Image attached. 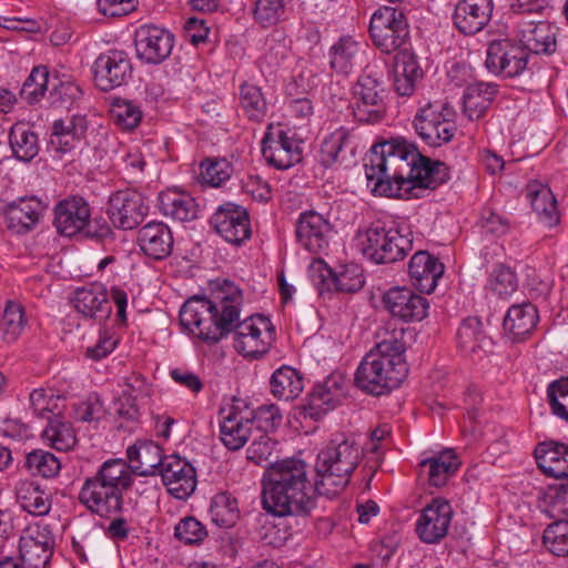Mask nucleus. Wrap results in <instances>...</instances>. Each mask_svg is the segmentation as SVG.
Masks as SVG:
<instances>
[{
  "instance_id": "24",
  "label": "nucleus",
  "mask_w": 568,
  "mask_h": 568,
  "mask_svg": "<svg viewBox=\"0 0 568 568\" xmlns=\"http://www.w3.org/2000/svg\"><path fill=\"white\" fill-rule=\"evenodd\" d=\"M558 34L559 28L546 20L521 22L518 29V40L529 55H552L558 49Z\"/></svg>"
},
{
  "instance_id": "16",
  "label": "nucleus",
  "mask_w": 568,
  "mask_h": 568,
  "mask_svg": "<svg viewBox=\"0 0 568 568\" xmlns=\"http://www.w3.org/2000/svg\"><path fill=\"white\" fill-rule=\"evenodd\" d=\"M210 223L227 243L241 245L251 237L248 213L239 204H221L211 216Z\"/></svg>"
},
{
  "instance_id": "9",
  "label": "nucleus",
  "mask_w": 568,
  "mask_h": 568,
  "mask_svg": "<svg viewBox=\"0 0 568 568\" xmlns=\"http://www.w3.org/2000/svg\"><path fill=\"white\" fill-rule=\"evenodd\" d=\"M369 36L374 45L383 53L405 50L404 47L409 40L406 16L397 8H379L371 18Z\"/></svg>"
},
{
  "instance_id": "37",
  "label": "nucleus",
  "mask_w": 568,
  "mask_h": 568,
  "mask_svg": "<svg viewBox=\"0 0 568 568\" xmlns=\"http://www.w3.org/2000/svg\"><path fill=\"white\" fill-rule=\"evenodd\" d=\"M14 494L17 503L28 514L32 516L49 514L51 498L40 484L30 479H21L14 486Z\"/></svg>"
},
{
  "instance_id": "41",
  "label": "nucleus",
  "mask_w": 568,
  "mask_h": 568,
  "mask_svg": "<svg viewBox=\"0 0 568 568\" xmlns=\"http://www.w3.org/2000/svg\"><path fill=\"white\" fill-rule=\"evenodd\" d=\"M361 44L349 36L341 37L328 51L331 68L337 73L348 74L357 64Z\"/></svg>"
},
{
  "instance_id": "44",
  "label": "nucleus",
  "mask_w": 568,
  "mask_h": 568,
  "mask_svg": "<svg viewBox=\"0 0 568 568\" xmlns=\"http://www.w3.org/2000/svg\"><path fill=\"white\" fill-rule=\"evenodd\" d=\"M457 343L465 355H477L491 344L477 317H468L462 323L457 331Z\"/></svg>"
},
{
  "instance_id": "54",
  "label": "nucleus",
  "mask_w": 568,
  "mask_h": 568,
  "mask_svg": "<svg viewBox=\"0 0 568 568\" xmlns=\"http://www.w3.org/2000/svg\"><path fill=\"white\" fill-rule=\"evenodd\" d=\"M542 542L555 556H568V519L558 518L544 530Z\"/></svg>"
},
{
  "instance_id": "57",
  "label": "nucleus",
  "mask_w": 568,
  "mask_h": 568,
  "mask_svg": "<svg viewBox=\"0 0 568 568\" xmlns=\"http://www.w3.org/2000/svg\"><path fill=\"white\" fill-rule=\"evenodd\" d=\"M233 173V168L225 159L205 161L201 164L202 183L217 187L226 182Z\"/></svg>"
},
{
  "instance_id": "7",
  "label": "nucleus",
  "mask_w": 568,
  "mask_h": 568,
  "mask_svg": "<svg viewBox=\"0 0 568 568\" xmlns=\"http://www.w3.org/2000/svg\"><path fill=\"white\" fill-rule=\"evenodd\" d=\"M353 247L367 260L386 264L403 260L412 250V240L396 225L375 221L357 230Z\"/></svg>"
},
{
  "instance_id": "12",
  "label": "nucleus",
  "mask_w": 568,
  "mask_h": 568,
  "mask_svg": "<svg viewBox=\"0 0 568 568\" xmlns=\"http://www.w3.org/2000/svg\"><path fill=\"white\" fill-rule=\"evenodd\" d=\"M54 225L63 236L84 233L89 237H102L109 233V227L93 232L90 222L89 204L78 196L61 201L54 209Z\"/></svg>"
},
{
  "instance_id": "8",
  "label": "nucleus",
  "mask_w": 568,
  "mask_h": 568,
  "mask_svg": "<svg viewBox=\"0 0 568 568\" xmlns=\"http://www.w3.org/2000/svg\"><path fill=\"white\" fill-rule=\"evenodd\" d=\"M351 108L357 122L375 124L386 114L383 73L366 65L352 88Z\"/></svg>"
},
{
  "instance_id": "23",
  "label": "nucleus",
  "mask_w": 568,
  "mask_h": 568,
  "mask_svg": "<svg viewBox=\"0 0 568 568\" xmlns=\"http://www.w3.org/2000/svg\"><path fill=\"white\" fill-rule=\"evenodd\" d=\"M357 136L354 130L339 126L324 138L320 149V163L331 168L336 163L349 166L355 162Z\"/></svg>"
},
{
  "instance_id": "35",
  "label": "nucleus",
  "mask_w": 568,
  "mask_h": 568,
  "mask_svg": "<svg viewBox=\"0 0 568 568\" xmlns=\"http://www.w3.org/2000/svg\"><path fill=\"white\" fill-rule=\"evenodd\" d=\"M535 458L538 467L548 477H568V446L555 442H545L537 445Z\"/></svg>"
},
{
  "instance_id": "64",
  "label": "nucleus",
  "mask_w": 568,
  "mask_h": 568,
  "mask_svg": "<svg viewBox=\"0 0 568 568\" xmlns=\"http://www.w3.org/2000/svg\"><path fill=\"white\" fill-rule=\"evenodd\" d=\"M116 344L118 338L113 334L106 331L102 332L98 343L94 346L87 348L85 355L94 361H100L113 352Z\"/></svg>"
},
{
  "instance_id": "4",
  "label": "nucleus",
  "mask_w": 568,
  "mask_h": 568,
  "mask_svg": "<svg viewBox=\"0 0 568 568\" xmlns=\"http://www.w3.org/2000/svg\"><path fill=\"white\" fill-rule=\"evenodd\" d=\"M416 158L417 148L405 139L374 144L364 163L367 186L375 195L404 199L410 183V165Z\"/></svg>"
},
{
  "instance_id": "40",
  "label": "nucleus",
  "mask_w": 568,
  "mask_h": 568,
  "mask_svg": "<svg viewBox=\"0 0 568 568\" xmlns=\"http://www.w3.org/2000/svg\"><path fill=\"white\" fill-rule=\"evenodd\" d=\"M527 197L539 220L547 226H554L559 221L557 201L547 185L531 183L527 189Z\"/></svg>"
},
{
  "instance_id": "48",
  "label": "nucleus",
  "mask_w": 568,
  "mask_h": 568,
  "mask_svg": "<svg viewBox=\"0 0 568 568\" xmlns=\"http://www.w3.org/2000/svg\"><path fill=\"white\" fill-rule=\"evenodd\" d=\"M43 439L59 452H68L77 444V437L70 423L63 420L59 414L49 418L42 432Z\"/></svg>"
},
{
  "instance_id": "36",
  "label": "nucleus",
  "mask_w": 568,
  "mask_h": 568,
  "mask_svg": "<svg viewBox=\"0 0 568 568\" xmlns=\"http://www.w3.org/2000/svg\"><path fill=\"white\" fill-rule=\"evenodd\" d=\"M538 318L537 308L531 303L513 305L504 318V331L513 341H521L532 332Z\"/></svg>"
},
{
  "instance_id": "17",
  "label": "nucleus",
  "mask_w": 568,
  "mask_h": 568,
  "mask_svg": "<svg viewBox=\"0 0 568 568\" xmlns=\"http://www.w3.org/2000/svg\"><path fill=\"white\" fill-rule=\"evenodd\" d=\"M454 511L444 498H434L423 508L416 521V532L422 541L437 544L448 532Z\"/></svg>"
},
{
  "instance_id": "43",
  "label": "nucleus",
  "mask_w": 568,
  "mask_h": 568,
  "mask_svg": "<svg viewBox=\"0 0 568 568\" xmlns=\"http://www.w3.org/2000/svg\"><path fill=\"white\" fill-rule=\"evenodd\" d=\"M9 143L19 161L30 162L40 150L37 133L26 123L18 122L10 129Z\"/></svg>"
},
{
  "instance_id": "19",
  "label": "nucleus",
  "mask_w": 568,
  "mask_h": 568,
  "mask_svg": "<svg viewBox=\"0 0 568 568\" xmlns=\"http://www.w3.org/2000/svg\"><path fill=\"white\" fill-rule=\"evenodd\" d=\"M333 225L323 214L308 210L300 213L296 221L297 242L308 252L318 254L328 247Z\"/></svg>"
},
{
  "instance_id": "21",
  "label": "nucleus",
  "mask_w": 568,
  "mask_h": 568,
  "mask_svg": "<svg viewBox=\"0 0 568 568\" xmlns=\"http://www.w3.org/2000/svg\"><path fill=\"white\" fill-rule=\"evenodd\" d=\"M159 475L168 491L176 499H186L196 488L195 468L179 455L165 456Z\"/></svg>"
},
{
  "instance_id": "22",
  "label": "nucleus",
  "mask_w": 568,
  "mask_h": 568,
  "mask_svg": "<svg viewBox=\"0 0 568 568\" xmlns=\"http://www.w3.org/2000/svg\"><path fill=\"white\" fill-rule=\"evenodd\" d=\"M252 412L237 405L222 407L219 412L220 438L230 450L241 449L250 438Z\"/></svg>"
},
{
  "instance_id": "5",
  "label": "nucleus",
  "mask_w": 568,
  "mask_h": 568,
  "mask_svg": "<svg viewBox=\"0 0 568 568\" xmlns=\"http://www.w3.org/2000/svg\"><path fill=\"white\" fill-rule=\"evenodd\" d=\"M404 353L405 343L395 335L377 343L357 367V387L375 396L397 388L408 373Z\"/></svg>"
},
{
  "instance_id": "18",
  "label": "nucleus",
  "mask_w": 568,
  "mask_h": 568,
  "mask_svg": "<svg viewBox=\"0 0 568 568\" xmlns=\"http://www.w3.org/2000/svg\"><path fill=\"white\" fill-rule=\"evenodd\" d=\"M413 124L418 136L432 148L450 142L456 133L455 123L433 105L420 109L416 113Z\"/></svg>"
},
{
  "instance_id": "33",
  "label": "nucleus",
  "mask_w": 568,
  "mask_h": 568,
  "mask_svg": "<svg viewBox=\"0 0 568 568\" xmlns=\"http://www.w3.org/2000/svg\"><path fill=\"white\" fill-rule=\"evenodd\" d=\"M72 302L74 308L89 318L104 320L111 313L106 288L99 283L78 288Z\"/></svg>"
},
{
  "instance_id": "58",
  "label": "nucleus",
  "mask_w": 568,
  "mask_h": 568,
  "mask_svg": "<svg viewBox=\"0 0 568 568\" xmlns=\"http://www.w3.org/2000/svg\"><path fill=\"white\" fill-rule=\"evenodd\" d=\"M174 536L185 545H199L207 537V530L200 520L189 516L176 524Z\"/></svg>"
},
{
  "instance_id": "34",
  "label": "nucleus",
  "mask_w": 568,
  "mask_h": 568,
  "mask_svg": "<svg viewBox=\"0 0 568 568\" xmlns=\"http://www.w3.org/2000/svg\"><path fill=\"white\" fill-rule=\"evenodd\" d=\"M160 212L174 221L189 222L197 217V204L185 192L176 189H168L158 196Z\"/></svg>"
},
{
  "instance_id": "26",
  "label": "nucleus",
  "mask_w": 568,
  "mask_h": 568,
  "mask_svg": "<svg viewBox=\"0 0 568 568\" xmlns=\"http://www.w3.org/2000/svg\"><path fill=\"white\" fill-rule=\"evenodd\" d=\"M384 307L403 322L422 321L427 316L428 302L407 287H392L383 295Z\"/></svg>"
},
{
  "instance_id": "25",
  "label": "nucleus",
  "mask_w": 568,
  "mask_h": 568,
  "mask_svg": "<svg viewBox=\"0 0 568 568\" xmlns=\"http://www.w3.org/2000/svg\"><path fill=\"white\" fill-rule=\"evenodd\" d=\"M410 181L407 187V196L404 199L419 197L426 189L434 190L447 182L450 178L449 168L440 161H432L418 151V158L412 163Z\"/></svg>"
},
{
  "instance_id": "49",
  "label": "nucleus",
  "mask_w": 568,
  "mask_h": 568,
  "mask_svg": "<svg viewBox=\"0 0 568 568\" xmlns=\"http://www.w3.org/2000/svg\"><path fill=\"white\" fill-rule=\"evenodd\" d=\"M240 105L245 115L254 122H261L267 112V102L262 89L253 83H243L239 92Z\"/></svg>"
},
{
  "instance_id": "51",
  "label": "nucleus",
  "mask_w": 568,
  "mask_h": 568,
  "mask_svg": "<svg viewBox=\"0 0 568 568\" xmlns=\"http://www.w3.org/2000/svg\"><path fill=\"white\" fill-rule=\"evenodd\" d=\"M487 290L500 298H507L518 288L516 273L505 264L496 265L489 273Z\"/></svg>"
},
{
  "instance_id": "47",
  "label": "nucleus",
  "mask_w": 568,
  "mask_h": 568,
  "mask_svg": "<svg viewBox=\"0 0 568 568\" xmlns=\"http://www.w3.org/2000/svg\"><path fill=\"white\" fill-rule=\"evenodd\" d=\"M210 516L212 523L217 527H233L240 518V509L236 498L227 491L215 494L211 500Z\"/></svg>"
},
{
  "instance_id": "1",
  "label": "nucleus",
  "mask_w": 568,
  "mask_h": 568,
  "mask_svg": "<svg viewBox=\"0 0 568 568\" xmlns=\"http://www.w3.org/2000/svg\"><path fill=\"white\" fill-rule=\"evenodd\" d=\"M242 302V292L226 283L213 298L195 295L186 300L180 310V323L209 345L234 331V348L244 357L258 358L271 348L275 329L263 315L240 322Z\"/></svg>"
},
{
  "instance_id": "6",
  "label": "nucleus",
  "mask_w": 568,
  "mask_h": 568,
  "mask_svg": "<svg viewBox=\"0 0 568 568\" xmlns=\"http://www.w3.org/2000/svg\"><path fill=\"white\" fill-rule=\"evenodd\" d=\"M363 457V448L352 436L333 437L318 453L316 488L320 496L334 498L349 484L351 476Z\"/></svg>"
},
{
  "instance_id": "2",
  "label": "nucleus",
  "mask_w": 568,
  "mask_h": 568,
  "mask_svg": "<svg viewBox=\"0 0 568 568\" xmlns=\"http://www.w3.org/2000/svg\"><path fill=\"white\" fill-rule=\"evenodd\" d=\"M161 446L152 440H138L126 449L128 464L111 458L101 464L97 473L87 477L78 494L79 503L91 514L102 518L124 511V493L133 484V474L153 476L164 464Z\"/></svg>"
},
{
  "instance_id": "52",
  "label": "nucleus",
  "mask_w": 568,
  "mask_h": 568,
  "mask_svg": "<svg viewBox=\"0 0 568 568\" xmlns=\"http://www.w3.org/2000/svg\"><path fill=\"white\" fill-rule=\"evenodd\" d=\"M110 112L114 123L125 131L134 130L143 118L141 106L132 100H114Z\"/></svg>"
},
{
  "instance_id": "61",
  "label": "nucleus",
  "mask_w": 568,
  "mask_h": 568,
  "mask_svg": "<svg viewBox=\"0 0 568 568\" xmlns=\"http://www.w3.org/2000/svg\"><path fill=\"white\" fill-rule=\"evenodd\" d=\"M479 224L483 232L495 236H503L510 230L509 220L490 210L483 211Z\"/></svg>"
},
{
  "instance_id": "20",
  "label": "nucleus",
  "mask_w": 568,
  "mask_h": 568,
  "mask_svg": "<svg viewBox=\"0 0 568 568\" xmlns=\"http://www.w3.org/2000/svg\"><path fill=\"white\" fill-rule=\"evenodd\" d=\"M148 210L149 207L140 193L123 190L110 197L108 214L115 227L132 230L143 221Z\"/></svg>"
},
{
  "instance_id": "56",
  "label": "nucleus",
  "mask_w": 568,
  "mask_h": 568,
  "mask_svg": "<svg viewBox=\"0 0 568 568\" xmlns=\"http://www.w3.org/2000/svg\"><path fill=\"white\" fill-rule=\"evenodd\" d=\"M59 399L53 388L39 387L30 393V408L36 416L49 419L52 418L50 414L58 409Z\"/></svg>"
},
{
  "instance_id": "31",
  "label": "nucleus",
  "mask_w": 568,
  "mask_h": 568,
  "mask_svg": "<svg viewBox=\"0 0 568 568\" xmlns=\"http://www.w3.org/2000/svg\"><path fill=\"white\" fill-rule=\"evenodd\" d=\"M138 245L150 258L164 260L173 248L172 232L163 222H150L139 230Z\"/></svg>"
},
{
  "instance_id": "11",
  "label": "nucleus",
  "mask_w": 568,
  "mask_h": 568,
  "mask_svg": "<svg viewBox=\"0 0 568 568\" xmlns=\"http://www.w3.org/2000/svg\"><path fill=\"white\" fill-rule=\"evenodd\" d=\"M303 141L292 130L271 124L262 140L265 161L277 170H287L302 161Z\"/></svg>"
},
{
  "instance_id": "32",
  "label": "nucleus",
  "mask_w": 568,
  "mask_h": 568,
  "mask_svg": "<svg viewBox=\"0 0 568 568\" xmlns=\"http://www.w3.org/2000/svg\"><path fill=\"white\" fill-rule=\"evenodd\" d=\"M42 203L34 196L21 197L7 204L4 221L7 227L16 234L32 230L39 222Z\"/></svg>"
},
{
  "instance_id": "38",
  "label": "nucleus",
  "mask_w": 568,
  "mask_h": 568,
  "mask_svg": "<svg viewBox=\"0 0 568 568\" xmlns=\"http://www.w3.org/2000/svg\"><path fill=\"white\" fill-rule=\"evenodd\" d=\"M419 465L427 468L430 486L443 487L459 469L462 462L453 449H446L420 460Z\"/></svg>"
},
{
  "instance_id": "15",
  "label": "nucleus",
  "mask_w": 568,
  "mask_h": 568,
  "mask_svg": "<svg viewBox=\"0 0 568 568\" xmlns=\"http://www.w3.org/2000/svg\"><path fill=\"white\" fill-rule=\"evenodd\" d=\"M132 71L131 59L122 50H108L99 54L92 65L94 83L104 92L125 84Z\"/></svg>"
},
{
  "instance_id": "60",
  "label": "nucleus",
  "mask_w": 568,
  "mask_h": 568,
  "mask_svg": "<svg viewBox=\"0 0 568 568\" xmlns=\"http://www.w3.org/2000/svg\"><path fill=\"white\" fill-rule=\"evenodd\" d=\"M274 445V442L268 435L262 434L247 447L246 457L254 464L262 465L268 462V458L273 454Z\"/></svg>"
},
{
  "instance_id": "63",
  "label": "nucleus",
  "mask_w": 568,
  "mask_h": 568,
  "mask_svg": "<svg viewBox=\"0 0 568 568\" xmlns=\"http://www.w3.org/2000/svg\"><path fill=\"white\" fill-rule=\"evenodd\" d=\"M98 10L103 16L122 17L135 9L134 0H97Z\"/></svg>"
},
{
  "instance_id": "53",
  "label": "nucleus",
  "mask_w": 568,
  "mask_h": 568,
  "mask_svg": "<svg viewBox=\"0 0 568 568\" xmlns=\"http://www.w3.org/2000/svg\"><path fill=\"white\" fill-rule=\"evenodd\" d=\"M48 83V68L44 65L34 67L20 90L21 99L28 104L38 103L44 97Z\"/></svg>"
},
{
  "instance_id": "39",
  "label": "nucleus",
  "mask_w": 568,
  "mask_h": 568,
  "mask_svg": "<svg viewBox=\"0 0 568 568\" xmlns=\"http://www.w3.org/2000/svg\"><path fill=\"white\" fill-rule=\"evenodd\" d=\"M497 94V84L476 82L467 85L463 95L464 114L470 120H479Z\"/></svg>"
},
{
  "instance_id": "62",
  "label": "nucleus",
  "mask_w": 568,
  "mask_h": 568,
  "mask_svg": "<svg viewBox=\"0 0 568 568\" xmlns=\"http://www.w3.org/2000/svg\"><path fill=\"white\" fill-rule=\"evenodd\" d=\"M243 190L246 194L260 202H266L272 196L271 186L258 175H248L243 180Z\"/></svg>"
},
{
  "instance_id": "30",
  "label": "nucleus",
  "mask_w": 568,
  "mask_h": 568,
  "mask_svg": "<svg viewBox=\"0 0 568 568\" xmlns=\"http://www.w3.org/2000/svg\"><path fill=\"white\" fill-rule=\"evenodd\" d=\"M444 264L426 251L416 252L408 264L413 285L423 293H432L444 274Z\"/></svg>"
},
{
  "instance_id": "45",
  "label": "nucleus",
  "mask_w": 568,
  "mask_h": 568,
  "mask_svg": "<svg viewBox=\"0 0 568 568\" xmlns=\"http://www.w3.org/2000/svg\"><path fill=\"white\" fill-rule=\"evenodd\" d=\"M253 22L262 29H271L286 20L285 0H254L251 8Z\"/></svg>"
},
{
  "instance_id": "59",
  "label": "nucleus",
  "mask_w": 568,
  "mask_h": 568,
  "mask_svg": "<svg viewBox=\"0 0 568 568\" xmlns=\"http://www.w3.org/2000/svg\"><path fill=\"white\" fill-rule=\"evenodd\" d=\"M547 397L552 414L568 422V377L550 383Z\"/></svg>"
},
{
  "instance_id": "42",
  "label": "nucleus",
  "mask_w": 568,
  "mask_h": 568,
  "mask_svg": "<svg viewBox=\"0 0 568 568\" xmlns=\"http://www.w3.org/2000/svg\"><path fill=\"white\" fill-rule=\"evenodd\" d=\"M270 386L277 399L292 400L303 392V376L295 368L281 366L272 374Z\"/></svg>"
},
{
  "instance_id": "3",
  "label": "nucleus",
  "mask_w": 568,
  "mask_h": 568,
  "mask_svg": "<svg viewBox=\"0 0 568 568\" xmlns=\"http://www.w3.org/2000/svg\"><path fill=\"white\" fill-rule=\"evenodd\" d=\"M262 505L277 517L308 516L316 507V481L303 459L285 458L271 464L262 480Z\"/></svg>"
},
{
  "instance_id": "27",
  "label": "nucleus",
  "mask_w": 568,
  "mask_h": 568,
  "mask_svg": "<svg viewBox=\"0 0 568 568\" xmlns=\"http://www.w3.org/2000/svg\"><path fill=\"white\" fill-rule=\"evenodd\" d=\"M88 126V119L82 114L55 120L51 126L48 150L59 156L70 153L85 138Z\"/></svg>"
},
{
  "instance_id": "28",
  "label": "nucleus",
  "mask_w": 568,
  "mask_h": 568,
  "mask_svg": "<svg viewBox=\"0 0 568 568\" xmlns=\"http://www.w3.org/2000/svg\"><path fill=\"white\" fill-rule=\"evenodd\" d=\"M53 538L45 528L28 529L19 540V556L26 568H45L52 556Z\"/></svg>"
},
{
  "instance_id": "14",
  "label": "nucleus",
  "mask_w": 568,
  "mask_h": 568,
  "mask_svg": "<svg viewBox=\"0 0 568 568\" xmlns=\"http://www.w3.org/2000/svg\"><path fill=\"white\" fill-rule=\"evenodd\" d=\"M134 47L140 61L158 65L171 55L174 36L168 29L142 24L134 32Z\"/></svg>"
},
{
  "instance_id": "55",
  "label": "nucleus",
  "mask_w": 568,
  "mask_h": 568,
  "mask_svg": "<svg viewBox=\"0 0 568 568\" xmlns=\"http://www.w3.org/2000/svg\"><path fill=\"white\" fill-rule=\"evenodd\" d=\"M332 281L335 288L344 293H354L364 285V275L357 264L343 265L339 271L332 272Z\"/></svg>"
},
{
  "instance_id": "29",
  "label": "nucleus",
  "mask_w": 568,
  "mask_h": 568,
  "mask_svg": "<svg viewBox=\"0 0 568 568\" xmlns=\"http://www.w3.org/2000/svg\"><path fill=\"white\" fill-rule=\"evenodd\" d=\"M493 9V0H458L453 13L454 26L463 34H476L489 22Z\"/></svg>"
},
{
  "instance_id": "46",
  "label": "nucleus",
  "mask_w": 568,
  "mask_h": 568,
  "mask_svg": "<svg viewBox=\"0 0 568 568\" xmlns=\"http://www.w3.org/2000/svg\"><path fill=\"white\" fill-rule=\"evenodd\" d=\"M27 324L28 320L22 305L8 301L0 317L1 339L8 344L16 342L24 332Z\"/></svg>"
},
{
  "instance_id": "10",
  "label": "nucleus",
  "mask_w": 568,
  "mask_h": 568,
  "mask_svg": "<svg viewBox=\"0 0 568 568\" xmlns=\"http://www.w3.org/2000/svg\"><path fill=\"white\" fill-rule=\"evenodd\" d=\"M528 62L529 53L519 40L499 38L488 44L485 65L494 74L505 78L519 77L527 70Z\"/></svg>"
},
{
  "instance_id": "13",
  "label": "nucleus",
  "mask_w": 568,
  "mask_h": 568,
  "mask_svg": "<svg viewBox=\"0 0 568 568\" xmlns=\"http://www.w3.org/2000/svg\"><path fill=\"white\" fill-rule=\"evenodd\" d=\"M345 396V379L332 373L318 383L308 395L307 402L298 408V416L306 420H318L334 409Z\"/></svg>"
},
{
  "instance_id": "50",
  "label": "nucleus",
  "mask_w": 568,
  "mask_h": 568,
  "mask_svg": "<svg viewBox=\"0 0 568 568\" xmlns=\"http://www.w3.org/2000/svg\"><path fill=\"white\" fill-rule=\"evenodd\" d=\"M24 466L32 476L54 478L61 470L60 459L52 453L34 449L26 456Z\"/></svg>"
}]
</instances>
